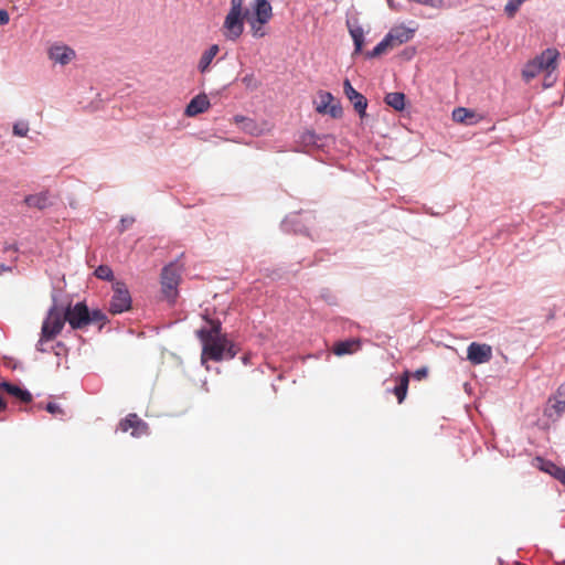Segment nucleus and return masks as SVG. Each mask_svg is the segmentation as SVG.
Returning a JSON list of instances; mask_svg holds the SVG:
<instances>
[{
  "mask_svg": "<svg viewBox=\"0 0 565 565\" xmlns=\"http://www.w3.org/2000/svg\"><path fill=\"white\" fill-rule=\"evenodd\" d=\"M210 329H200L196 334L202 342L201 362L204 364L207 360L222 361L233 359L236 355L234 344L221 333V322L210 320Z\"/></svg>",
  "mask_w": 565,
  "mask_h": 565,
  "instance_id": "f257e3e1",
  "label": "nucleus"
},
{
  "mask_svg": "<svg viewBox=\"0 0 565 565\" xmlns=\"http://www.w3.org/2000/svg\"><path fill=\"white\" fill-rule=\"evenodd\" d=\"M414 35V31L404 25H398L390 30L384 39L371 51L366 53L370 58L377 57L390 50H393L403 43L408 42Z\"/></svg>",
  "mask_w": 565,
  "mask_h": 565,
  "instance_id": "f03ea898",
  "label": "nucleus"
},
{
  "mask_svg": "<svg viewBox=\"0 0 565 565\" xmlns=\"http://www.w3.org/2000/svg\"><path fill=\"white\" fill-rule=\"evenodd\" d=\"M243 7L244 0H231V9L224 21L227 39L236 40L244 31V18H248L249 11H243Z\"/></svg>",
  "mask_w": 565,
  "mask_h": 565,
  "instance_id": "7ed1b4c3",
  "label": "nucleus"
},
{
  "mask_svg": "<svg viewBox=\"0 0 565 565\" xmlns=\"http://www.w3.org/2000/svg\"><path fill=\"white\" fill-rule=\"evenodd\" d=\"M65 321L66 319L62 309H58L56 306L51 308L42 324L39 345L44 341L53 340L62 331Z\"/></svg>",
  "mask_w": 565,
  "mask_h": 565,
  "instance_id": "20e7f679",
  "label": "nucleus"
},
{
  "mask_svg": "<svg viewBox=\"0 0 565 565\" xmlns=\"http://www.w3.org/2000/svg\"><path fill=\"white\" fill-rule=\"evenodd\" d=\"M113 297L109 303V311L113 315L122 313L131 308V296L125 282L115 281L113 285Z\"/></svg>",
  "mask_w": 565,
  "mask_h": 565,
  "instance_id": "39448f33",
  "label": "nucleus"
},
{
  "mask_svg": "<svg viewBox=\"0 0 565 565\" xmlns=\"http://www.w3.org/2000/svg\"><path fill=\"white\" fill-rule=\"evenodd\" d=\"M66 321L73 329H82L89 324V310L84 302H77L64 311Z\"/></svg>",
  "mask_w": 565,
  "mask_h": 565,
  "instance_id": "423d86ee",
  "label": "nucleus"
},
{
  "mask_svg": "<svg viewBox=\"0 0 565 565\" xmlns=\"http://www.w3.org/2000/svg\"><path fill=\"white\" fill-rule=\"evenodd\" d=\"M180 281V270L175 264H169L162 269L161 285L167 297H173Z\"/></svg>",
  "mask_w": 565,
  "mask_h": 565,
  "instance_id": "0eeeda50",
  "label": "nucleus"
},
{
  "mask_svg": "<svg viewBox=\"0 0 565 565\" xmlns=\"http://www.w3.org/2000/svg\"><path fill=\"white\" fill-rule=\"evenodd\" d=\"M565 412V383L561 384L555 394L548 399L544 415L552 420L558 419Z\"/></svg>",
  "mask_w": 565,
  "mask_h": 565,
  "instance_id": "6e6552de",
  "label": "nucleus"
},
{
  "mask_svg": "<svg viewBox=\"0 0 565 565\" xmlns=\"http://www.w3.org/2000/svg\"><path fill=\"white\" fill-rule=\"evenodd\" d=\"M334 97L329 92H319L318 99L315 102L316 110L319 114H330L333 118L342 116V108L334 104Z\"/></svg>",
  "mask_w": 565,
  "mask_h": 565,
  "instance_id": "1a4fd4ad",
  "label": "nucleus"
},
{
  "mask_svg": "<svg viewBox=\"0 0 565 565\" xmlns=\"http://www.w3.org/2000/svg\"><path fill=\"white\" fill-rule=\"evenodd\" d=\"M254 11L255 18L249 20V23L255 34H257L259 26L257 28L256 24H266L273 17V9L267 0H255Z\"/></svg>",
  "mask_w": 565,
  "mask_h": 565,
  "instance_id": "9d476101",
  "label": "nucleus"
},
{
  "mask_svg": "<svg viewBox=\"0 0 565 565\" xmlns=\"http://www.w3.org/2000/svg\"><path fill=\"white\" fill-rule=\"evenodd\" d=\"M467 358L472 364L489 362L492 358V348L486 343L472 342L467 349Z\"/></svg>",
  "mask_w": 565,
  "mask_h": 565,
  "instance_id": "9b49d317",
  "label": "nucleus"
},
{
  "mask_svg": "<svg viewBox=\"0 0 565 565\" xmlns=\"http://www.w3.org/2000/svg\"><path fill=\"white\" fill-rule=\"evenodd\" d=\"M47 54L51 61L61 65H67L76 57L75 51L65 44H53Z\"/></svg>",
  "mask_w": 565,
  "mask_h": 565,
  "instance_id": "f8f14e48",
  "label": "nucleus"
},
{
  "mask_svg": "<svg viewBox=\"0 0 565 565\" xmlns=\"http://www.w3.org/2000/svg\"><path fill=\"white\" fill-rule=\"evenodd\" d=\"M559 56V52L556 49H546L540 55L533 58L534 63L541 70V72L546 71L551 74L557 67V58ZM550 75H547L548 77Z\"/></svg>",
  "mask_w": 565,
  "mask_h": 565,
  "instance_id": "ddd939ff",
  "label": "nucleus"
},
{
  "mask_svg": "<svg viewBox=\"0 0 565 565\" xmlns=\"http://www.w3.org/2000/svg\"><path fill=\"white\" fill-rule=\"evenodd\" d=\"M483 116L473 109L457 107L452 110V119L458 124L475 126L483 120Z\"/></svg>",
  "mask_w": 565,
  "mask_h": 565,
  "instance_id": "4468645a",
  "label": "nucleus"
},
{
  "mask_svg": "<svg viewBox=\"0 0 565 565\" xmlns=\"http://www.w3.org/2000/svg\"><path fill=\"white\" fill-rule=\"evenodd\" d=\"M119 428L124 433L132 429V436L139 437L147 433L148 426L137 416V414H129L119 423Z\"/></svg>",
  "mask_w": 565,
  "mask_h": 565,
  "instance_id": "2eb2a0df",
  "label": "nucleus"
},
{
  "mask_svg": "<svg viewBox=\"0 0 565 565\" xmlns=\"http://www.w3.org/2000/svg\"><path fill=\"white\" fill-rule=\"evenodd\" d=\"M344 94L353 103L354 109L363 116L367 107L366 98L353 88L349 79L343 82Z\"/></svg>",
  "mask_w": 565,
  "mask_h": 565,
  "instance_id": "dca6fc26",
  "label": "nucleus"
},
{
  "mask_svg": "<svg viewBox=\"0 0 565 565\" xmlns=\"http://www.w3.org/2000/svg\"><path fill=\"white\" fill-rule=\"evenodd\" d=\"M209 107H210V100H209L207 96L204 94L196 95L188 104V106L185 108V115L189 117H194V116L207 110Z\"/></svg>",
  "mask_w": 565,
  "mask_h": 565,
  "instance_id": "f3484780",
  "label": "nucleus"
},
{
  "mask_svg": "<svg viewBox=\"0 0 565 565\" xmlns=\"http://www.w3.org/2000/svg\"><path fill=\"white\" fill-rule=\"evenodd\" d=\"M0 388L4 390L8 394L14 396L22 403H30L32 401V395L29 391L22 390L14 384L2 382L0 383Z\"/></svg>",
  "mask_w": 565,
  "mask_h": 565,
  "instance_id": "a211bd4d",
  "label": "nucleus"
},
{
  "mask_svg": "<svg viewBox=\"0 0 565 565\" xmlns=\"http://www.w3.org/2000/svg\"><path fill=\"white\" fill-rule=\"evenodd\" d=\"M360 349V341L359 340H345L337 342L333 347V353L335 355H344V354H352L353 352L358 351Z\"/></svg>",
  "mask_w": 565,
  "mask_h": 565,
  "instance_id": "6ab92c4d",
  "label": "nucleus"
},
{
  "mask_svg": "<svg viewBox=\"0 0 565 565\" xmlns=\"http://www.w3.org/2000/svg\"><path fill=\"white\" fill-rule=\"evenodd\" d=\"M409 383V372L405 371L398 379V384L394 387L393 393L397 398L398 404H402L407 395Z\"/></svg>",
  "mask_w": 565,
  "mask_h": 565,
  "instance_id": "aec40b11",
  "label": "nucleus"
},
{
  "mask_svg": "<svg viewBox=\"0 0 565 565\" xmlns=\"http://www.w3.org/2000/svg\"><path fill=\"white\" fill-rule=\"evenodd\" d=\"M218 51V45L213 44L212 46H210L209 50H206L202 54L198 66L201 73H204L209 68L210 64L212 63L213 58L216 56Z\"/></svg>",
  "mask_w": 565,
  "mask_h": 565,
  "instance_id": "412c9836",
  "label": "nucleus"
},
{
  "mask_svg": "<svg viewBox=\"0 0 565 565\" xmlns=\"http://www.w3.org/2000/svg\"><path fill=\"white\" fill-rule=\"evenodd\" d=\"M385 103L395 110H402L405 107V95L403 93H388L385 96Z\"/></svg>",
  "mask_w": 565,
  "mask_h": 565,
  "instance_id": "4be33fe9",
  "label": "nucleus"
},
{
  "mask_svg": "<svg viewBox=\"0 0 565 565\" xmlns=\"http://www.w3.org/2000/svg\"><path fill=\"white\" fill-rule=\"evenodd\" d=\"M25 203L29 206L42 210L47 206L49 198L45 193L33 194L25 198Z\"/></svg>",
  "mask_w": 565,
  "mask_h": 565,
  "instance_id": "5701e85b",
  "label": "nucleus"
},
{
  "mask_svg": "<svg viewBox=\"0 0 565 565\" xmlns=\"http://www.w3.org/2000/svg\"><path fill=\"white\" fill-rule=\"evenodd\" d=\"M350 34L354 42V53H359L362 51L364 43V31L361 26L350 28Z\"/></svg>",
  "mask_w": 565,
  "mask_h": 565,
  "instance_id": "b1692460",
  "label": "nucleus"
},
{
  "mask_svg": "<svg viewBox=\"0 0 565 565\" xmlns=\"http://www.w3.org/2000/svg\"><path fill=\"white\" fill-rule=\"evenodd\" d=\"M541 73V70L537 67V65L534 63L533 60L529 61L523 70H522V78L530 83L534 77H536Z\"/></svg>",
  "mask_w": 565,
  "mask_h": 565,
  "instance_id": "393cba45",
  "label": "nucleus"
},
{
  "mask_svg": "<svg viewBox=\"0 0 565 565\" xmlns=\"http://www.w3.org/2000/svg\"><path fill=\"white\" fill-rule=\"evenodd\" d=\"M95 276L102 280H113L114 274L109 266L107 265H100L95 269Z\"/></svg>",
  "mask_w": 565,
  "mask_h": 565,
  "instance_id": "a878e982",
  "label": "nucleus"
},
{
  "mask_svg": "<svg viewBox=\"0 0 565 565\" xmlns=\"http://www.w3.org/2000/svg\"><path fill=\"white\" fill-rule=\"evenodd\" d=\"M522 3L521 0H509L504 7V12L509 18H513Z\"/></svg>",
  "mask_w": 565,
  "mask_h": 565,
  "instance_id": "bb28decb",
  "label": "nucleus"
},
{
  "mask_svg": "<svg viewBox=\"0 0 565 565\" xmlns=\"http://www.w3.org/2000/svg\"><path fill=\"white\" fill-rule=\"evenodd\" d=\"M29 132V125L25 121H19L13 125V135L18 137H25Z\"/></svg>",
  "mask_w": 565,
  "mask_h": 565,
  "instance_id": "cd10ccee",
  "label": "nucleus"
},
{
  "mask_svg": "<svg viewBox=\"0 0 565 565\" xmlns=\"http://www.w3.org/2000/svg\"><path fill=\"white\" fill-rule=\"evenodd\" d=\"M242 83L247 87V88H250V89H256L259 85L258 81L256 79L255 75L254 74H246L243 78H242Z\"/></svg>",
  "mask_w": 565,
  "mask_h": 565,
  "instance_id": "c85d7f7f",
  "label": "nucleus"
},
{
  "mask_svg": "<svg viewBox=\"0 0 565 565\" xmlns=\"http://www.w3.org/2000/svg\"><path fill=\"white\" fill-rule=\"evenodd\" d=\"M106 316L100 310H94L93 312H89V323L92 322H102L105 323Z\"/></svg>",
  "mask_w": 565,
  "mask_h": 565,
  "instance_id": "c756f323",
  "label": "nucleus"
},
{
  "mask_svg": "<svg viewBox=\"0 0 565 565\" xmlns=\"http://www.w3.org/2000/svg\"><path fill=\"white\" fill-rule=\"evenodd\" d=\"M45 409L49 413H51L52 415H55V416H63L64 415L63 408L58 404H55V403H49L45 406Z\"/></svg>",
  "mask_w": 565,
  "mask_h": 565,
  "instance_id": "7c9ffc66",
  "label": "nucleus"
},
{
  "mask_svg": "<svg viewBox=\"0 0 565 565\" xmlns=\"http://www.w3.org/2000/svg\"><path fill=\"white\" fill-rule=\"evenodd\" d=\"M554 469V472H552L557 480H559L565 486V469L555 467L554 465H551Z\"/></svg>",
  "mask_w": 565,
  "mask_h": 565,
  "instance_id": "2f4dec72",
  "label": "nucleus"
},
{
  "mask_svg": "<svg viewBox=\"0 0 565 565\" xmlns=\"http://www.w3.org/2000/svg\"><path fill=\"white\" fill-rule=\"evenodd\" d=\"M427 374H428V370L426 367H420L414 372L413 376L416 380L420 381V380L425 379L427 376Z\"/></svg>",
  "mask_w": 565,
  "mask_h": 565,
  "instance_id": "473e14b6",
  "label": "nucleus"
},
{
  "mask_svg": "<svg viewBox=\"0 0 565 565\" xmlns=\"http://www.w3.org/2000/svg\"><path fill=\"white\" fill-rule=\"evenodd\" d=\"M10 21L9 13L6 10L0 9V25L8 24Z\"/></svg>",
  "mask_w": 565,
  "mask_h": 565,
  "instance_id": "72a5a7b5",
  "label": "nucleus"
},
{
  "mask_svg": "<svg viewBox=\"0 0 565 565\" xmlns=\"http://www.w3.org/2000/svg\"><path fill=\"white\" fill-rule=\"evenodd\" d=\"M132 222H134V218H121V224H122L121 231H124L128 225L132 224Z\"/></svg>",
  "mask_w": 565,
  "mask_h": 565,
  "instance_id": "f704fd0d",
  "label": "nucleus"
},
{
  "mask_svg": "<svg viewBox=\"0 0 565 565\" xmlns=\"http://www.w3.org/2000/svg\"><path fill=\"white\" fill-rule=\"evenodd\" d=\"M315 139V134L311 132V131H308L305 134V140H308V141H313Z\"/></svg>",
  "mask_w": 565,
  "mask_h": 565,
  "instance_id": "c9c22d12",
  "label": "nucleus"
},
{
  "mask_svg": "<svg viewBox=\"0 0 565 565\" xmlns=\"http://www.w3.org/2000/svg\"><path fill=\"white\" fill-rule=\"evenodd\" d=\"M6 408V403L3 402L2 397L0 396V412Z\"/></svg>",
  "mask_w": 565,
  "mask_h": 565,
  "instance_id": "e433bc0d",
  "label": "nucleus"
}]
</instances>
